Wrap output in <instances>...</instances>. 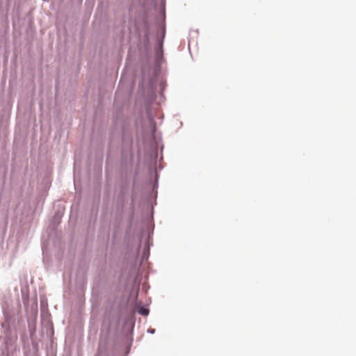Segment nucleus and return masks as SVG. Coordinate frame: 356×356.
<instances>
[{
	"label": "nucleus",
	"mask_w": 356,
	"mask_h": 356,
	"mask_svg": "<svg viewBox=\"0 0 356 356\" xmlns=\"http://www.w3.org/2000/svg\"><path fill=\"white\" fill-rule=\"evenodd\" d=\"M148 332L153 334V333H154V330H148Z\"/></svg>",
	"instance_id": "f03ea898"
},
{
	"label": "nucleus",
	"mask_w": 356,
	"mask_h": 356,
	"mask_svg": "<svg viewBox=\"0 0 356 356\" xmlns=\"http://www.w3.org/2000/svg\"><path fill=\"white\" fill-rule=\"evenodd\" d=\"M138 313L143 316H147L149 314V309L145 307H140L138 310Z\"/></svg>",
	"instance_id": "f257e3e1"
}]
</instances>
